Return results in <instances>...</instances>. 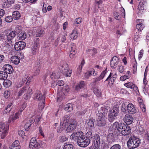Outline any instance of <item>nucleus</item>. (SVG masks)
I'll use <instances>...</instances> for the list:
<instances>
[{
	"instance_id": "nucleus-2",
	"label": "nucleus",
	"mask_w": 149,
	"mask_h": 149,
	"mask_svg": "<svg viewBox=\"0 0 149 149\" xmlns=\"http://www.w3.org/2000/svg\"><path fill=\"white\" fill-rule=\"evenodd\" d=\"M119 107L116 105L114 106L113 109L109 110L108 115V119L110 122H112L117 118L119 114Z\"/></svg>"
},
{
	"instance_id": "nucleus-33",
	"label": "nucleus",
	"mask_w": 149,
	"mask_h": 149,
	"mask_svg": "<svg viewBox=\"0 0 149 149\" xmlns=\"http://www.w3.org/2000/svg\"><path fill=\"white\" fill-rule=\"evenodd\" d=\"M66 125L64 124H62V123L61 122L60 125L57 129V132L58 133H61L66 128Z\"/></svg>"
},
{
	"instance_id": "nucleus-28",
	"label": "nucleus",
	"mask_w": 149,
	"mask_h": 149,
	"mask_svg": "<svg viewBox=\"0 0 149 149\" xmlns=\"http://www.w3.org/2000/svg\"><path fill=\"white\" fill-rule=\"evenodd\" d=\"M31 89L28 86H25L22 88L18 92V96L22 95L24 93H26L27 90Z\"/></svg>"
},
{
	"instance_id": "nucleus-8",
	"label": "nucleus",
	"mask_w": 149,
	"mask_h": 149,
	"mask_svg": "<svg viewBox=\"0 0 149 149\" xmlns=\"http://www.w3.org/2000/svg\"><path fill=\"white\" fill-rule=\"evenodd\" d=\"M83 135V133L81 131L74 132L70 136V138L72 140L76 141L77 143L80 140Z\"/></svg>"
},
{
	"instance_id": "nucleus-29",
	"label": "nucleus",
	"mask_w": 149,
	"mask_h": 149,
	"mask_svg": "<svg viewBox=\"0 0 149 149\" xmlns=\"http://www.w3.org/2000/svg\"><path fill=\"white\" fill-rule=\"evenodd\" d=\"M32 93V90L31 89H29V90H27V92L25 93L24 95V99L26 100H28L30 98Z\"/></svg>"
},
{
	"instance_id": "nucleus-15",
	"label": "nucleus",
	"mask_w": 149,
	"mask_h": 149,
	"mask_svg": "<svg viewBox=\"0 0 149 149\" xmlns=\"http://www.w3.org/2000/svg\"><path fill=\"white\" fill-rule=\"evenodd\" d=\"M95 121V119L91 118L87 122L86 127L91 130H94L95 128L94 123Z\"/></svg>"
},
{
	"instance_id": "nucleus-55",
	"label": "nucleus",
	"mask_w": 149,
	"mask_h": 149,
	"mask_svg": "<svg viewBox=\"0 0 149 149\" xmlns=\"http://www.w3.org/2000/svg\"><path fill=\"white\" fill-rule=\"evenodd\" d=\"M13 19V17L11 16H8L5 18V21L7 22H11Z\"/></svg>"
},
{
	"instance_id": "nucleus-48",
	"label": "nucleus",
	"mask_w": 149,
	"mask_h": 149,
	"mask_svg": "<svg viewBox=\"0 0 149 149\" xmlns=\"http://www.w3.org/2000/svg\"><path fill=\"white\" fill-rule=\"evenodd\" d=\"M13 107V104L12 103H10L8 105L7 107L6 108V113L7 112H9L10 111L12 108Z\"/></svg>"
},
{
	"instance_id": "nucleus-17",
	"label": "nucleus",
	"mask_w": 149,
	"mask_h": 149,
	"mask_svg": "<svg viewBox=\"0 0 149 149\" xmlns=\"http://www.w3.org/2000/svg\"><path fill=\"white\" fill-rule=\"evenodd\" d=\"M118 58L116 56H113L111 61L110 65L112 68H115L119 63Z\"/></svg>"
},
{
	"instance_id": "nucleus-6",
	"label": "nucleus",
	"mask_w": 149,
	"mask_h": 149,
	"mask_svg": "<svg viewBox=\"0 0 149 149\" xmlns=\"http://www.w3.org/2000/svg\"><path fill=\"white\" fill-rule=\"evenodd\" d=\"M97 117L96 125L100 127L104 126L107 123L105 116H103V115L102 116V115L100 116V115L98 114V116H97Z\"/></svg>"
},
{
	"instance_id": "nucleus-23",
	"label": "nucleus",
	"mask_w": 149,
	"mask_h": 149,
	"mask_svg": "<svg viewBox=\"0 0 149 149\" xmlns=\"http://www.w3.org/2000/svg\"><path fill=\"white\" fill-rule=\"evenodd\" d=\"M71 50L70 51V58H73L76 53L75 51V45L74 43H72L71 45Z\"/></svg>"
},
{
	"instance_id": "nucleus-37",
	"label": "nucleus",
	"mask_w": 149,
	"mask_h": 149,
	"mask_svg": "<svg viewBox=\"0 0 149 149\" xmlns=\"http://www.w3.org/2000/svg\"><path fill=\"white\" fill-rule=\"evenodd\" d=\"M115 80L114 79L111 78V73L105 81L109 80L108 84L109 85H112L114 83Z\"/></svg>"
},
{
	"instance_id": "nucleus-1",
	"label": "nucleus",
	"mask_w": 149,
	"mask_h": 149,
	"mask_svg": "<svg viewBox=\"0 0 149 149\" xmlns=\"http://www.w3.org/2000/svg\"><path fill=\"white\" fill-rule=\"evenodd\" d=\"M126 125L123 123H119L118 122H116L114 123L112 126V129L110 128L111 131L114 132L115 134H117V135L121 134L124 129L125 128Z\"/></svg>"
},
{
	"instance_id": "nucleus-49",
	"label": "nucleus",
	"mask_w": 149,
	"mask_h": 149,
	"mask_svg": "<svg viewBox=\"0 0 149 149\" xmlns=\"http://www.w3.org/2000/svg\"><path fill=\"white\" fill-rule=\"evenodd\" d=\"M109 149H121V147L120 144H116L111 147Z\"/></svg>"
},
{
	"instance_id": "nucleus-46",
	"label": "nucleus",
	"mask_w": 149,
	"mask_h": 149,
	"mask_svg": "<svg viewBox=\"0 0 149 149\" xmlns=\"http://www.w3.org/2000/svg\"><path fill=\"white\" fill-rule=\"evenodd\" d=\"M124 85L127 88H134L135 84L132 82H128L125 84Z\"/></svg>"
},
{
	"instance_id": "nucleus-18",
	"label": "nucleus",
	"mask_w": 149,
	"mask_h": 149,
	"mask_svg": "<svg viewBox=\"0 0 149 149\" xmlns=\"http://www.w3.org/2000/svg\"><path fill=\"white\" fill-rule=\"evenodd\" d=\"M17 35L18 38L22 40H24L26 37V34L24 31L19 30L17 31Z\"/></svg>"
},
{
	"instance_id": "nucleus-58",
	"label": "nucleus",
	"mask_w": 149,
	"mask_h": 149,
	"mask_svg": "<svg viewBox=\"0 0 149 149\" xmlns=\"http://www.w3.org/2000/svg\"><path fill=\"white\" fill-rule=\"evenodd\" d=\"M6 39L7 40V35L6 33V35L0 34V40L2 41H4Z\"/></svg>"
},
{
	"instance_id": "nucleus-24",
	"label": "nucleus",
	"mask_w": 149,
	"mask_h": 149,
	"mask_svg": "<svg viewBox=\"0 0 149 149\" xmlns=\"http://www.w3.org/2000/svg\"><path fill=\"white\" fill-rule=\"evenodd\" d=\"M107 140L109 142L107 146L108 148L109 147L110 144L112 142H113L115 141L114 137L113 134L112 133H109L108 135Z\"/></svg>"
},
{
	"instance_id": "nucleus-13",
	"label": "nucleus",
	"mask_w": 149,
	"mask_h": 149,
	"mask_svg": "<svg viewBox=\"0 0 149 149\" xmlns=\"http://www.w3.org/2000/svg\"><path fill=\"white\" fill-rule=\"evenodd\" d=\"M30 149H37V141L35 137L32 138L29 144Z\"/></svg>"
},
{
	"instance_id": "nucleus-62",
	"label": "nucleus",
	"mask_w": 149,
	"mask_h": 149,
	"mask_svg": "<svg viewBox=\"0 0 149 149\" xmlns=\"http://www.w3.org/2000/svg\"><path fill=\"white\" fill-rule=\"evenodd\" d=\"M5 1L4 5L5 6V4H6V6L7 5L6 3H8V4L11 5L14 2V0H4Z\"/></svg>"
},
{
	"instance_id": "nucleus-43",
	"label": "nucleus",
	"mask_w": 149,
	"mask_h": 149,
	"mask_svg": "<svg viewBox=\"0 0 149 149\" xmlns=\"http://www.w3.org/2000/svg\"><path fill=\"white\" fill-rule=\"evenodd\" d=\"M93 134L92 132L90 130L86 133V135L85 136L88 139H89L90 140L91 139H92L93 138Z\"/></svg>"
},
{
	"instance_id": "nucleus-59",
	"label": "nucleus",
	"mask_w": 149,
	"mask_h": 149,
	"mask_svg": "<svg viewBox=\"0 0 149 149\" xmlns=\"http://www.w3.org/2000/svg\"><path fill=\"white\" fill-rule=\"evenodd\" d=\"M130 77V75H126L121 76L120 78V80L122 81L125 80L127 79H129Z\"/></svg>"
},
{
	"instance_id": "nucleus-7",
	"label": "nucleus",
	"mask_w": 149,
	"mask_h": 149,
	"mask_svg": "<svg viewBox=\"0 0 149 149\" xmlns=\"http://www.w3.org/2000/svg\"><path fill=\"white\" fill-rule=\"evenodd\" d=\"M45 97L43 96L41 92H38V101H39V109L42 110L44 108L45 104Z\"/></svg>"
},
{
	"instance_id": "nucleus-11",
	"label": "nucleus",
	"mask_w": 149,
	"mask_h": 149,
	"mask_svg": "<svg viewBox=\"0 0 149 149\" xmlns=\"http://www.w3.org/2000/svg\"><path fill=\"white\" fill-rule=\"evenodd\" d=\"M26 43L23 41H19L16 42L14 45V48L16 50H22L25 47Z\"/></svg>"
},
{
	"instance_id": "nucleus-57",
	"label": "nucleus",
	"mask_w": 149,
	"mask_h": 149,
	"mask_svg": "<svg viewBox=\"0 0 149 149\" xmlns=\"http://www.w3.org/2000/svg\"><path fill=\"white\" fill-rule=\"evenodd\" d=\"M113 15L115 18L117 20H119L120 18V14L117 12H115L113 13Z\"/></svg>"
},
{
	"instance_id": "nucleus-14",
	"label": "nucleus",
	"mask_w": 149,
	"mask_h": 149,
	"mask_svg": "<svg viewBox=\"0 0 149 149\" xmlns=\"http://www.w3.org/2000/svg\"><path fill=\"white\" fill-rule=\"evenodd\" d=\"M7 35V40L9 43H12V40L15 37L17 34V32L13 31L9 33H6Z\"/></svg>"
},
{
	"instance_id": "nucleus-63",
	"label": "nucleus",
	"mask_w": 149,
	"mask_h": 149,
	"mask_svg": "<svg viewBox=\"0 0 149 149\" xmlns=\"http://www.w3.org/2000/svg\"><path fill=\"white\" fill-rule=\"evenodd\" d=\"M118 70L120 73H122L124 70V67L121 65H118Z\"/></svg>"
},
{
	"instance_id": "nucleus-36",
	"label": "nucleus",
	"mask_w": 149,
	"mask_h": 149,
	"mask_svg": "<svg viewBox=\"0 0 149 149\" xmlns=\"http://www.w3.org/2000/svg\"><path fill=\"white\" fill-rule=\"evenodd\" d=\"M19 115V113H17L15 114V115L13 116H11L9 118L8 123H10L11 121L13 122V121L16 120L18 118V116Z\"/></svg>"
},
{
	"instance_id": "nucleus-39",
	"label": "nucleus",
	"mask_w": 149,
	"mask_h": 149,
	"mask_svg": "<svg viewBox=\"0 0 149 149\" xmlns=\"http://www.w3.org/2000/svg\"><path fill=\"white\" fill-rule=\"evenodd\" d=\"M93 92L95 94L97 97H100L101 94V90L95 87L93 89Z\"/></svg>"
},
{
	"instance_id": "nucleus-45",
	"label": "nucleus",
	"mask_w": 149,
	"mask_h": 149,
	"mask_svg": "<svg viewBox=\"0 0 149 149\" xmlns=\"http://www.w3.org/2000/svg\"><path fill=\"white\" fill-rule=\"evenodd\" d=\"M144 27L145 26L143 24H138L136 25L137 31H141Z\"/></svg>"
},
{
	"instance_id": "nucleus-44",
	"label": "nucleus",
	"mask_w": 149,
	"mask_h": 149,
	"mask_svg": "<svg viewBox=\"0 0 149 149\" xmlns=\"http://www.w3.org/2000/svg\"><path fill=\"white\" fill-rule=\"evenodd\" d=\"M71 39H76L77 37V31L74 30L72 31L70 36Z\"/></svg>"
},
{
	"instance_id": "nucleus-40",
	"label": "nucleus",
	"mask_w": 149,
	"mask_h": 149,
	"mask_svg": "<svg viewBox=\"0 0 149 149\" xmlns=\"http://www.w3.org/2000/svg\"><path fill=\"white\" fill-rule=\"evenodd\" d=\"M12 43H9L7 40H6L4 43L3 48L6 50H8L10 49V45H12Z\"/></svg>"
},
{
	"instance_id": "nucleus-3",
	"label": "nucleus",
	"mask_w": 149,
	"mask_h": 149,
	"mask_svg": "<svg viewBox=\"0 0 149 149\" xmlns=\"http://www.w3.org/2000/svg\"><path fill=\"white\" fill-rule=\"evenodd\" d=\"M140 139L138 138L130 137L127 142L128 148L129 149H133L139 146L140 143Z\"/></svg>"
},
{
	"instance_id": "nucleus-22",
	"label": "nucleus",
	"mask_w": 149,
	"mask_h": 149,
	"mask_svg": "<svg viewBox=\"0 0 149 149\" xmlns=\"http://www.w3.org/2000/svg\"><path fill=\"white\" fill-rule=\"evenodd\" d=\"M86 84L84 81H81L77 83L75 87V90L77 91H79L80 89L84 88Z\"/></svg>"
},
{
	"instance_id": "nucleus-4",
	"label": "nucleus",
	"mask_w": 149,
	"mask_h": 149,
	"mask_svg": "<svg viewBox=\"0 0 149 149\" xmlns=\"http://www.w3.org/2000/svg\"><path fill=\"white\" fill-rule=\"evenodd\" d=\"M70 91L68 85H65L62 88V92H58L57 94V101H61L65 98V94L68 93Z\"/></svg>"
},
{
	"instance_id": "nucleus-5",
	"label": "nucleus",
	"mask_w": 149,
	"mask_h": 149,
	"mask_svg": "<svg viewBox=\"0 0 149 149\" xmlns=\"http://www.w3.org/2000/svg\"><path fill=\"white\" fill-rule=\"evenodd\" d=\"M77 143L81 147H85L90 143V141L85 135H83Z\"/></svg>"
},
{
	"instance_id": "nucleus-41",
	"label": "nucleus",
	"mask_w": 149,
	"mask_h": 149,
	"mask_svg": "<svg viewBox=\"0 0 149 149\" xmlns=\"http://www.w3.org/2000/svg\"><path fill=\"white\" fill-rule=\"evenodd\" d=\"M11 84V82L9 80H5L3 83L4 86L6 88L10 86Z\"/></svg>"
},
{
	"instance_id": "nucleus-47",
	"label": "nucleus",
	"mask_w": 149,
	"mask_h": 149,
	"mask_svg": "<svg viewBox=\"0 0 149 149\" xmlns=\"http://www.w3.org/2000/svg\"><path fill=\"white\" fill-rule=\"evenodd\" d=\"M73 146L71 144L65 143L63 149H73Z\"/></svg>"
},
{
	"instance_id": "nucleus-64",
	"label": "nucleus",
	"mask_w": 149,
	"mask_h": 149,
	"mask_svg": "<svg viewBox=\"0 0 149 149\" xmlns=\"http://www.w3.org/2000/svg\"><path fill=\"white\" fill-rule=\"evenodd\" d=\"M67 34L65 33L63 35H62L61 38V40L62 42H64L66 40V36Z\"/></svg>"
},
{
	"instance_id": "nucleus-12",
	"label": "nucleus",
	"mask_w": 149,
	"mask_h": 149,
	"mask_svg": "<svg viewBox=\"0 0 149 149\" xmlns=\"http://www.w3.org/2000/svg\"><path fill=\"white\" fill-rule=\"evenodd\" d=\"M124 121L127 125L131 124L133 122L134 118L131 115L129 114H126L123 118Z\"/></svg>"
},
{
	"instance_id": "nucleus-9",
	"label": "nucleus",
	"mask_w": 149,
	"mask_h": 149,
	"mask_svg": "<svg viewBox=\"0 0 149 149\" xmlns=\"http://www.w3.org/2000/svg\"><path fill=\"white\" fill-rule=\"evenodd\" d=\"M77 126V122L74 120L70 122L68 124L66 127V131L67 132H70L74 131L76 129Z\"/></svg>"
},
{
	"instance_id": "nucleus-25",
	"label": "nucleus",
	"mask_w": 149,
	"mask_h": 149,
	"mask_svg": "<svg viewBox=\"0 0 149 149\" xmlns=\"http://www.w3.org/2000/svg\"><path fill=\"white\" fill-rule=\"evenodd\" d=\"M125 127V128L124 129L121 134L124 136L128 135L131 132V129L129 126L126 125Z\"/></svg>"
},
{
	"instance_id": "nucleus-32",
	"label": "nucleus",
	"mask_w": 149,
	"mask_h": 149,
	"mask_svg": "<svg viewBox=\"0 0 149 149\" xmlns=\"http://www.w3.org/2000/svg\"><path fill=\"white\" fill-rule=\"evenodd\" d=\"M8 126L6 125L3 123H0V132H3L4 130H8Z\"/></svg>"
},
{
	"instance_id": "nucleus-20",
	"label": "nucleus",
	"mask_w": 149,
	"mask_h": 149,
	"mask_svg": "<svg viewBox=\"0 0 149 149\" xmlns=\"http://www.w3.org/2000/svg\"><path fill=\"white\" fill-rule=\"evenodd\" d=\"M128 112L131 114H134L136 112V110L135 109L134 105L131 103L129 104L127 107Z\"/></svg>"
},
{
	"instance_id": "nucleus-54",
	"label": "nucleus",
	"mask_w": 149,
	"mask_h": 149,
	"mask_svg": "<svg viewBox=\"0 0 149 149\" xmlns=\"http://www.w3.org/2000/svg\"><path fill=\"white\" fill-rule=\"evenodd\" d=\"M86 112V110H84L81 111H78L76 113V116H80L83 115L85 114Z\"/></svg>"
},
{
	"instance_id": "nucleus-42",
	"label": "nucleus",
	"mask_w": 149,
	"mask_h": 149,
	"mask_svg": "<svg viewBox=\"0 0 149 149\" xmlns=\"http://www.w3.org/2000/svg\"><path fill=\"white\" fill-rule=\"evenodd\" d=\"M140 101H139V106L140 108L143 112L146 111V107L144 104L143 103V100L141 99H140Z\"/></svg>"
},
{
	"instance_id": "nucleus-38",
	"label": "nucleus",
	"mask_w": 149,
	"mask_h": 149,
	"mask_svg": "<svg viewBox=\"0 0 149 149\" xmlns=\"http://www.w3.org/2000/svg\"><path fill=\"white\" fill-rule=\"evenodd\" d=\"M8 77L7 73L5 72L0 71V79H5Z\"/></svg>"
},
{
	"instance_id": "nucleus-16",
	"label": "nucleus",
	"mask_w": 149,
	"mask_h": 149,
	"mask_svg": "<svg viewBox=\"0 0 149 149\" xmlns=\"http://www.w3.org/2000/svg\"><path fill=\"white\" fill-rule=\"evenodd\" d=\"M92 141L94 143V145L100 146V136L97 134H95L92 138Z\"/></svg>"
},
{
	"instance_id": "nucleus-34",
	"label": "nucleus",
	"mask_w": 149,
	"mask_h": 149,
	"mask_svg": "<svg viewBox=\"0 0 149 149\" xmlns=\"http://www.w3.org/2000/svg\"><path fill=\"white\" fill-rule=\"evenodd\" d=\"M70 118V116L69 115H67L65 116L62 119V124H64L66 126L68 124V122L69 121Z\"/></svg>"
},
{
	"instance_id": "nucleus-27",
	"label": "nucleus",
	"mask_w": 149,
	"mask_h": 149,
	"mask_svg": "<svg viewBox=\"0 0 149 149\" xmlns=\"http://www.w3.org/2000/svg\"><path fill=\"white\" fill-rule=\"evenodd\" d=\"M11 62L15 64H18L20 62V60L18 57L16 56L11 57L10 59Z\"/></svg>"
},
{
	"instance_id": "nucleus-35",
	"label": "nucleus",
	"mask_w": 149,
	"mask_h": 149,
	"mask_svg": "<svg viewBox=\"0 0 149 149\" xmlns=\"http://www.w3.org/2000/svg\"><path fill=\"white\" fill-rule=\"evenodd\" d=\"M13 18L14 19L18 20L21 17L20 14L18 11H15L13 12L12 14Z\"/></svg>"
},
{
	"instance_id": "nucleus-10",
	"label": "nucleus",
	"mask_w": 149,
	"mask_h": 149,
	"mask_svg": "<svg viewBox=\"0 0 149 149\" xmlns=\"http://www.w3.org/2000/svg\"><path fill=\"white\" fill-rule=\"evenodd\" d=\"M97 116H98V115L99 114L102 116H106L107 112V110L104 107H102L100 105H98L97 107Z\"/></svg>"
},
{
	"instance_id": "nucleus-61",
	"label": "nucleus",
	"mask_w": 149,
	"mask_h": 149,
	"mask_svg": "<svg viewBox=\"0 0 149 149\" xmlns=\"http://www.w3.org/2000/svg\"><path fill=\"white\" fill-rule=\"evenodd\" d=\"M7 130H4L3 132H1V139H3L5 138V136L7 135Z\"/></svg>"
},
{
	"instance_id": "nucleus-51",
	"label": "nucleus",
	"mask_w": 149,
	"mask_h": 149,
	"mask_svg": "<svg viewBox=\"0 0 149 149\" xmlns=\"http://www.w3.org/2000/svg\"><path fill=\"white\" fill-rule=\"evenodd\" d=\"M44 145V143L42 141H39L38 142V148L42 149Z\"/></svg>"
},
{
	"instance_id": "nucleus-30",
	"label": "nucleus",
	"mask_w": 149,
	"mask_h": 149,
	"mask_svg": "<svg viewBox=\"0 0 149 149\" xmlns=\"http://www.w3.org/2000/svg\"><path fill=\"white\" fill-rule=\"evenodd\" d=\"M72 72V70L70 69H64V71H63V74L67 77H70Z\"/></svg>"
},
{
	"instance_id": "nucleus-21",
	"label": "nucleus",
	"mask_w": 149,
	"mask_h": 149,
	"mask_svg": "<svg viewBox=\"0 0 149 149\" xmlns=\"http://www.w3.org/2000/svg\"><path fill=\"white\" fill-rule=\"evenodd\" d=\"M106 73V71L105 70L103 71L99 77L93 79L94 81L92 83L94 84H96L97 82L100 81L104 78Z\"/></svg>"
},
{
	"instance_id": "nucleus-26",
	"label": "nucleus",
	"mask_w": 149,
	"mask_h": 149,
	"mask_svg": "<svg viewBox=\"0 0 149 149\" xmlns=\"http://www.w3.org/2000/svg\"><path fill=\"white\" fill-rule=\"evenodd\" d=\"M37 52V42H35L32 45L31 47L32 54H36Z\"/></svg>"
},
{
	"instance_id": "nucleus-50",
	"label": "nucleus",
	"mask_w": 149,
	"mask_h": 149,
	"mask_svg": "<svg viewBox=\"0 0 149 149\" xmlns=\"http://www.w3.org/2000/svg\"><path fill=\"white\" fill-rule=\"evenodd\" d=\"M31 123L30 121H28L26 123L24 126V128L26 131H28L29 129V127L31 125Z\"/></svg>"
},
{
	"instance_id": "nucleus-52",
	"label": "nucleus",
	"mask_w": 149,
	"mask_h": 149,
	"mask_svg": "<svg viewBox=\"0 0 149 149\" xmlns=\"http://www.w3.org/2000/svg\"><path fill=\"white\" fill-rule=\"evenodd\" d=\"M136 32L134 33V40L135 41H136L140 37V36L139 34V31H137V29L135 30V32Z\"/></svg>"
},
{
	"instance_id": "nucleus-53",
	"label": "nucleus",
	"mask_w": 149,
	"mask_h": 149,
	"mask_svg": "<svg viewBox=\"0 0 149 149\" xmlns=\"http://www.w3.org/2000/svg\"><path fill=\"white\" fill-rule=\"evenodd\" d=\"M67 140L68 138L65 136H61L59 137V141L61 142H64Z\"/></svg>"
},
{
	"instance_id": "nucleus-60",
	"label": "nucleus",
	"mask_w": 149,
	"mask_h": 149,
	"mask_svg": "<svg viewBox=\"0 0 149 149\" xmlns=\"http://www.w3.org/2000/svg\"><path fill=\"white\" fill-rule=\"evenodd\" d=\"M56 85H58L59 86H62L64 84V82L62 80H58L56 81Z\"/></svg>"
},
{
	"instance_id": "nucleus-31",
	"label": "nucleus",
	"mask_w": 149,
	"mask_h": 149,
	"mask_svg": "<svg viewBox=\"0 0 149 149\" xmlns=\"http://www.w3.org/2000/svg\"><path fill=\"white\" fill-rule=\"evenodd\" d=\"M146 0H141L139 2L138 9L140 11L143 10L144 9V5L146 3Z\"/></svg>"
},
{
	"instance_id": "nucleus-56",
	"label": "nucleus",
	"mask_w": 149,
	"mask_h": 149,
	"mask_svg": "<svg viewBox=\"0 0 149 149\" xmlns=\"http://www.w3.org/2000/svg\"><path fill=\"white\" fill-rule=\"evenodd\" d=\"M14 147H19V148H20V144L18 140L15 141L11 145Z\"/></svg>"
},
{
	"instance_id": "nucleus-19",
	"label": "nucleus",
	"mask_w": 149,
	"mask_h": 149,
	"mask_svg": "<svg viewBox=\"0 0 149 149\" xmlns=\"http://www.w3.org/2000/svg\"><path fill=\"white\" fill-rule=\"evenodd\" d=\"M3 70L7 73L11 74L13 71V69L12 66L9 64H5L3 67Z\"/></svg>"
}]
</instances>
